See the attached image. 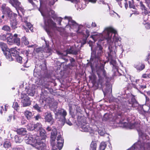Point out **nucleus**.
I'll return each mask as SVG.
<instances>
[{"label": "nucleus", "mask_w": 150, "mask_h": 150, "mask_svg": "<svg viewBox=\"0 0 150 150\" xmlns=\"http://www.w3.org/2000/svg\"><path fill=\"white\" fill-rule=\"evenodd\" d=\"M95 42L98 40V42L106 40L108 45V59L110 63L112 65L113 69L115 71H117L118 67L115 60L116 57V52L118 47L120 48L122 52L123 49L121 45V38L118 36L117 32L113 28L109 27L105 28L102 33H94L90 37Z\"/></svg>", "instance_id": "f257e3e1"}, {"label": "nucleus", "mask_w": 150, "mask_h": 150, "mask_svg": "<svg viewBox=\"0 0 150 150\" xmlns=\"http://www.w3.org/2000/svg\"><path fill=\"white\" fill-rule=\"evenodd\" d=\"M50 14L54 21L58 24L62 25L63 28H69L71 31L73 30L77 34L83 35L85 38L83 39L82 42L81 41V45H83L86 43V40L89 35V31L87 30H82L83 27V25H79L71 17L65 16L64 18H62L61 17H58L55 14L54 11L52 10L49 12V14Z\"/></svg>", "instance_id": "f03ea898"}, {"label": "nucleus", "mask_w": 150, "mask_h": 150, "mask_svg": "<svg viewBox=\"0 0 150 150\" xmlns=\"http://www.w3.org/2000/svg\"><path fill=\"white\" fill-rule=\"evenodd\" d=\"M89 45L91 47L92 51L90 59L91 67L92 69L96 68L98 76L100 74L105 76L106 72L104 69V64H103L104 62L101 59V57L103 53V47L100 45L97 44L94 51H93V47L90 44Z\"/></svg>", "instance_id": "7ed1b4c3"}, {"label": "nucleus", "mask_w": 150, "mask_h": 150, "mask_svg": "<svg viewBox=\"0 0 150 150\" xmlns=\"http://www.w3.org/2000/svg\"><path fill=\"white\" fill-rule=\"evenodd\" d=\"M39 10L44 17L45 24L44 28L48 35H52L53 32L55 30H57L61 35L64 37L67 36V34L64 29H61L60 28H57L56 26V24L50 19V17H46L40 9H39Z\"/></svg>", "instance_id": "20e7f679"}, {"label": "nucleus", "mask_w": 150, "mask_h": 150, "mask_svg": "<svg viewBox=\"0 0 150 150\" xmlns=\"http://www.w3.org/2000/svg\"><path fill=\"white\" fill-rule=\"evenodd\" d=\"M139 140L134 143L129 150H150V142L148 135L143 132H139Z\"/></svg>", "instance_id": "39448f33"}, {"label": "nucleus", "mask_w": 150, "mask_h": 150, "mask_svg": "<svg viewBox=\"0 0 150 150\" xmlns=\"http://www.w3.org/2000/svg\"><path fill=\"white\" fill-rule=\"evenodd\" d=\"M57 136V146L59 150L61 149L63 147L64 143V139L62 137L61 135L59 133H57V129L54 128L51 132V145L54 146L55 145L54 141L56 137Z\"/></svg>", "instance_id": "423d86ee"}, {"label": "nucleus", "mask_w": 150, "mask_h": 150, "mask_svg": "<svg viewBox=\"0 0 150 150\" xmlns=\"http://www.w3.org/2000/svg\"><path fill=\"white\" fill-rule=\"evenodd\" d=\"M119 122L123 125L124 127H128L130 129H136L138 133L139 132L142 131V126L140 124V121L139 120H137L134 123H130L129 124L127 122H124L123 121L120 120Z\"/></svg>", "instance_id": "0eeeda50"}, {"label": "nucleus", "mask_w": 150, "mask_h": 150, "mask_svg": "<svg viewBox=\"0 0 150 150\" xmlns=\"http://www.w3.org/2000/svg\"><path fill=\"white\" fill-rule=\"evenodd\" d=\"M130 100H129L126 105L122 104L121 105H119L118 106V107H119V109L121 110L124 112H127L131 108V107H133L134 104L137 103L136 100L134 97L132 96H130Z\"/></svg>", "instance_id": "6e6552de"}, {"label": "nucleus", "mask_w": 150, "mask_h": 150, "mask_svg": "<svg viewBox=\"0 0 150 150\" xmlns=\"http://www.w3.org/2000/svg\"><path fill=\"white\" fill-rule=\"evenodd\" d=\"M41 137H38L36 135L27 134L25 137L24 140L25 142L28 144H30L34 146L39 139L41 138Z\"/></svg>", "instance_id": "1a4fd4ad"}, {"label": "nucleus", "mask_w": 150, "mask_h": 150, "mask_svg": "<svg viewBox=\"0 0 150 150\" xmlns=\"http://www.w3.org/2000/svg\"><path fill=\"white\" fill-rule=\"evenodd\" d=\"M67 113L66 110L62 109H60L55 112L56 118L59 119V120L62 122V124L63 125H64L66 120L65 117Z\"/></svg>", "instance_id": "9d476101"}, {"label": "nucleus", "mask_w": 150, "mask_h": 150, "mask_svg": "<svg viewBox=\"0 0 150 150\" xmlns=\"http://www.w3.org/2000/svg\"><path fill=\"white\" fill-rule=\"evenodd\" d=\"M79 51V50L75 47H72L63 52L57 51H56V52L58 55L63 57L66 56L68 54H77Z\"/></svg>", "instance_id": "9b49d317"}, {"label": "nucleus", "mask_w": 150, "mask_h": 150, "mask_svg": "<svg viewBox=\"0 0 150 150\" xmlns=\"http://www.w3.org/2000/svg\"><path fill=\"white\" fill-rule=\"evenodd\" d=\"M1 8V10L3 13L6 14L9 18H12L17 16L16 14L13 13L10 8L6 6V4H2Z\"/></svg>", "instance_id": "f8f14e48"}, {"label": "nucleus", "mask_w": 150, "mask_h": 150, "mask_svg": "<svg viewBox=\"0 0 150 150\" xmlns=\"http://www.w3.org/2000/svg\"><path fill=\"white\" fill-rule=\"evenodd\" d=\"M20 98L22 99L21 103L23 107H27L30 105L31 101L26 94L23 93H21Z\"/></svg>", "instance_id": "ddd939ff"}, {"label": "nucleus", "mask_w": 150, "mask_h": 150, "mask_svg": "<svg viewBox=\"0 0 150 150\" xmlns=\"http://www.w3.org/2000/svg\"><path fill=\"white\" fill-rule=\"evenodd\" d=\"M39 139V140L35 145L34 147H35L38 150H47L46 149V145L44 143V139L41 138Z\"/></svg>", "instance_id": "4468645a"}, {"label": "nucleus", "mask_w": 150, "mask_h": 150, "mask_svg": "<svg viewBox=\"0 0 150 150\" xmlns=\"http://www.w3.org/2000/svg\"><path fill=\"white\" fill-rule=\"evenodd\" d=\"M16 47L12 48L8 50V51L10 52L9 54H7L6 56H5L6 58L9 61L13 60L14 59L13 57H15L17 55L19 54V52L17 51L15 49Z\"/></svg>", "instance_id": "2eb2a0df"}, {"label": "nucleus", "mask_w": 150, "mask_h": 150, "mask_svg": "<svg viewBox=\"0 0 150 150\" xmlns=\"http://www.w3.org/2000/svg\"><path fill=\"white\" fill-rule=\"evenodd\" d=\"M9 2L13 6L16 8L19 14L20 13V11L23 13V9L19 8L21 5V3L18 0H9Z\"/></svg>", "instance_id": "dca6fc26"}, {"label": "nucleus", "mask_w": 150, "mask_h": 150, "mask_svg": "<svg viewBox=\"0 0 150 150\" xmlns=\"http://www.w3.org/2000/svg\"><path fill=\"white\" fill-rule=\"evenodd\" d=\"M45 121L46 122L50 123L51 125L54 123V120L50 112H47L44 115Z\"/></svg>", "instance_id": "f3484780"}, {"label": "nucleus", "mask_w": 150, "mask_h": 150, "mask_svg": "<svg viewBox=\"0 0 150 150\" xmlns=\"http://www.w3.org/2000/svg\"><path fill=\"white\" fill-rule=\"evenodd\" d=\"M27 19V18H24V20H22L23 22H24L25 23V25L28 28H26L24 26H23V29L25 30L26 32H29V29L32 32H33V27L31 24L30 23L28 22L25 19Z\"/></svg>", "instance_id": "a211bd4d"}, {"label": "nucleus", "mask_w": 150, "mask_h": 150, "mask_svg": "<svg viewBox=\"0 0 150 150\" xmlns=\"http://www.w3.org/2000/svg\"><path fill=\"white\" fill-rule=\"evenodd\" d=\"M0 47L5 56H6L7 54H9L10 52L8 51L9 49L7 48V46L6 43L3 42H0Z\"/></svg>", "instance_id": "6ab92c4d"}, {"label": "nucleus", "mask_w": 150, "mask_h": 150, "mask_svg": "<svg viewBox=\"0 0 150 150\" xmlns=\"http://www.w3.org/2000/svg\"><path fill=\"white\" fill-rule=\"evenodd\" d=\"M132 84L135 88H137L141 83L142 81L139 79H136L134 78H131Z\"/></svg>", "instance_id": "aec40b11"}, {"label": "nucleus", "mask_w": 150, "mask_h": 150, "mask_svg": "<svg viewBox=\"0 0 150 150\" xmlns=\"http://www.w3.org/2000/svg\"><path fill=\"white\" fill-rule=\"evenodd\" d=\"M80 129L83 132H89L91 128L89 127L88 124L84 123L82 124Z\"/></svg>", "instance_id": "412c9836"}, {"label": "nucleus", "mask_w": 150, "mask_h": 150, "mask_svg": "<svg viewBox=\"0 0 150 150\" xmlns=\"http://www.w3.org/2000/svg\"><path fill=\"white\" fill-rule=\"evenodd\" d=\"M36 86L35 85H33L31 87H30L27 91V93L31 96H33L35 93V89Z\"/></svg>", "instance_id": "4be33fe9"}, {"label": "nucleus", "mask_w": 150, "mask_h": 150, "mask_svg": "<svg viewBox=\"0 0 150 150\" xmlns=\"http://www.w3.org/2000/svg\"><path fill=\"white\" fill-rule=\"evenodd\" d=\"M139 5L142 11L143 14L146 15L148 13L147 8L142 1H140L139 3Z\"/></svg>", "instance_id": "5701e85b"}, {"label": "nucleus", "mask_w": 150, "mask_h": 150, "mask_svg": "<svg viewBox=\"0 0 150 150\" xmlns=\"http://www.w3.org/2000/svg\"><path fill=\"white\" fill-rule=\"evenodd\" d=\"M15 17L11 18H10V24L11 27L13 29H15L17 28V21L15 18Z\"/></svg>", "instance_id": "b1692460"}, {"label": "nucleus", "mask_w": 150, "mask_h": 150, "mask_svg": "<svg viewBox=\"0 0 150 150\" xmlns=\"http://www.w3.org/2000/svg\"><path fill=\"white\" fill-rule=\"evenodd\" d=\"M18 35L15 34L13 35L14 43H15L18 46H19L21 44L20 39L18 37Z\"/></svg>", "instance_id": "393cba45"}, {"label": "nucleus", "mask_w": 150, "mask_h": 150, "mask_svg": "<svg viewBox=\"0 0 150 150\" xmlns=\"http://www.w3.org/2000/svg\"><path fill=\"white\" fill-rule=\"evenodd\" d=\"M134 67L137 70L141 71L144 68L145 66L144 64L142 63H139L138 64L134 65Z\"/></svg>", "instance_id": "a878e982"}, {"label": "nucleus", "mask_w": 150, "mask_h": 150, "mask_svg": "<svg viewBox=\"0 0 150 150\" xmlns=\"http://www.w3.org/2000/svg\"><path fill=\"white\" fill-rule=\"evenodd\" d=\"M24 114L26 118L28 120H30L33 116L32 113L28 110L24 111Z\"/></svg>", "instance_id": "bb28decb"}, {"label": "nucleus", "mask_w": 150, "mask_h": 150, "mask_svg": "<svg viewBox=\"0 0 150 150\" xmlns=\"http://www.w3.org/2000/svg\"><path fill=\"white\" fill-rule=\"evenodd\" d=\"M16 131L18 134L22 135H24L26 134V129L23 128L17 129Z\"/></svg>", "instance_id": "cd10ccee"}, {"label": "nucleus", "mask_w": 150, "mask_h": 150, "mask_svg": "<svg viewBox=\"0 0 150 150\" xmlns=\"http://www.w3.org/2000/svg\"><path fill=\"white\" fill-rule=\"evenodd\" d=\"M39 131L40 136H38L40 137L41 138L44 139V141H45V137L46 136L45 131L42 128Z\"/></svg>", "instance_id": "c85d7f7f"}, {"label": "nucleus", "mask_w": 150, "mask_h": 150, "mask_svg": "<svg viewBox=\"0 0 150 150\" xmlns=\"http://www.w3.org/2000/svg\"><path fill=\"white\" fill-rule=\"evenodd\" d=\"M98 133L100 136H103L106 134L105 129L103 127H98Z\"/></svg>", "instance_id": "c756f323"}, {"label": "nucleus", "mask_w": 150, "mask_h": 150, "mask_svg": "<svg viewBox=\"0 0 150 150\" xmlns=\"http://www.w3.org/2000/svg\"><path fill=\"white\" fill-rule=\"evenodd\" d=\"M10 36L7 38V40L8 43L10 45H11L14 43V39L13 36L12 34H10Z\"/></svg>", "instance_id": "7c9ffc66"}, {"label": "nucleus", "mask_w": 150, "mask_h": 150, "mask_svg": "<svg viewBox=\"0 0 150 150\" xmlns=\"http://www.w3.org/2000/svg\"><path fill=\"white\" fill-rule=\"evenodd\" d=\"M23 139L22 136H19L16 135L14 137V140L16 143H20L21 142Z\"/></svg>", "instance_id": "2f4dec72"}, {"label": "nucleus", "mask_w": 150, "mask_h": 150, "mask_svg": "<svg viewBox=\"0 0 150 150\" xmlns=\"http://www.w3.org/2000/svg\"><path fill=\"white\" fill-rule=\"evenodd\" d=\"M29 44V42L25 36L22 37L21 39V44L27 45Z\"/></svg>", "instance_id": "473e14b6"}, {"label": "nucleus", "mask_w": 150, "mask_h": 150, "mask_svg": "<svg viewBox=\"0 0 150 150\" xmlns=\"http://www.w3.org/2000/svg\"><path fill=\"white\" fill-rule=\"evenodd\" d=\"M97 144L95 142H92L90 145V150H96Z\"/></svg>", "instance_id": "72a5a7b5"}, {"label": "nucleus", "mask_w": 150, "mask_h": 150, "mask_svg": "<svg viewBox=\"0 0 150 150\" xmlns=\"http://www.w3.org/2000/svg\"><path fill=\"white\" fill-rule=\"evenodd\" d=\"M34 130L35 131H39L42 129V125L39 122L35 124H34Z\"/></svg>", "instance_id": "f704fd0d"}, {"label": "nucleus", "mask_w": 150, "mask_h": 150, "mask_svg": "<svg viewBox=\"0 0 150 150\" xmlns=\"http://www.w3.org/2000/svg\"><path fill=\"white\" fill-rule=\"evenodd\" d=\"M107 88L105 89H104L103 90V91L104 95H105L107 93L109 92H110V91H111V86L110 85L107 86Z\"/></svg>", "instance_id": "c9c22d12"}, {"label": "nucleus", "mask_w": 150, "mask_h": 150, "mask_svg": "<svg viewBox=\"0 0 150 150\" xmlns=\"http://www.w3.org/2000/svg\"><path fill=\"white\" fill-rule=\"evenodd\" d=\"M44 40L45 42L46 47L45 48L43 51L44 52L48 53L50 55V53H51V50L48 47V45L47 44V41H46L45 40Z\"/></svg>", "instance_id": "e433bc0d"}, {"label": "nucleus", "mask_w": 150, "mask_h": 150, "mask_svg": "<svg viewBox=\"0 0 150 150\" xmlns=\"http://www.w3.org/2000/svg\"><path fill=\"white\" fill-rule=\"evenodd\" d=\"M15 57L16 60L21 64L22 63L24 60V59L22 60V58L19 55V54L17 55Z\"/></svg>", "instance_id": "4c0bfd02"}, {"label": "nucleus", "mask_w": 150, "mask_h": 150, "mask_svg": "<svg viewBox=\"0 0 150 150\" xmlns=\"http://www.w3.org/2000/svg\"><path fill=\"white\" fill-rule=\"evenodd\" d=\"M34 125L31 123H29L28 124L27 126V129L30 131L34 130Z\"/></svg>", "instance_id": "58836bf2"}, {"label": "nucleus", "mask_w": 150, "mask_h": 150, "mask_svg": "<svg viewBox=\"0 0 150 150\" xmlns=\"http://www.w3.org/2000/svg\"><path fill=\"white\" fill-rule=\"evenodd\" d=\"M146 88V85H143L141 83L139 86L137 88L138 89L140 92L141 93L140 91L143 90L144 89Z\"/></svg>", "instance_id": "ea45409f"}, {"label": "nucleus", "mask_w": 150, "mask_h": 150, "mask_svg": "<svg viewBox=\"0 0 150 150\" xmlns=\"http://www.w3.org/2000/svg\"><path fill=\"white\" fill-rule=\"evenodd\" d=\"M106 146V142H101L99 147V150H104L105 149Z\"/></svg>", "instance_id": "a19ab883"}, {"label": "nucleus", "mask_w": 150, "mask_h": 150, "mask_svg": "<svg viewBox=\"0 0 150 150\" xmlns=\"http://www.w3.org/2000/svg\"><path fill=\"white\" fill-rule=\"evenodd\" d=\"M33 108L38 112H40L42 111V108L40 107L37 104H35L33 106Z\"/></svg>", "instance_id": "79ce46f5"}, {"label": "nucleus", "mask_w": 150, "mask_h": 150, "mask_svg": "<svg viewBox=\"0 0 150 150\" xmlns=\"http://www.w3.org/2000/svg\"><path fill=\"white\" fill-rule=\"evenodd\" d=\"M11 144L9 141H7L4 142V146L5 148H8L11 147Z\"/></svg>", "instance_id": "37998d69"}, {"label": "nucleus", "mask_w": 150, "mask_h": 150, "mask_svg": "<svg viewBox=\"0 0 150 150\" xmlns=\"http://www.w3.org/2000/svg\"><path fill=\"white\" fill-rule=\"evenodd\" d=\"M2 29L4 31L8 32L10 31L11 28L10 27L6 25H4L2 28Z\"/></svg>", "instance_id": "c03bdc74"}, {"label": "nucleus", "mask_w": 150, "mask_h": 150, "mask_svg": "<svg viewBox=\"0 0 150 150\" xmlns=\"http://www.w3.org/2000/svg\"><path fill=\"white\" fill-rule=\"evenodd\" d=\"M13 107L16 110H17L19 108V106L18 103L16 102L13 103Z\"/></svg>", "instance_id": "a18cd8bd"}, {"label": "nucleus", "mask_w": 150, "mask_h": 150, "mask_svg": "<svg viewBox=\"0 0 150 150\" xmlns=\"http://www.w3.org/2000/svg\"><path fill=\"white\" fill-rule=\"evenodd\" d=\"M110 14L111 16L114 17L116 16V15L119 16L118 14L115 12L113 11H110Z\"/></svg>", "instance_id": "49530a36"}, {"label": "nucleus", "mask_w": 150, "mask_h": 150, "mask_svg": "<svg viewBox=\"0 0 150 150\" xmlns=\"http://www.w3.org/2000/svg\"><path fill=\"white\" fill-rule=\"evenodd\" d=\"M0 39L3 40H5L6 39V35L5 34H1L0 35Z\"/></svg>", "instance_id": "de8ad7c7"}, {"label": "nucleus", "mask_w": 150, "mask_h": 150, "mask_svg": "<svg viewBox=\"0 0 150 150\" xmlns=\"http://www.w3.org/2000/svg\"><path fill=\"white\" fill-rule=\"evenodd\" d=\"M129 8H132L134 9L135 8V6L134 5L133 2H131L130 1H129Z\"/></svg>", "instance_id": "09e8293b"}, {"label": "nucleus", "mask_w": 150, "mask_h": 150, "mask_svg": "<svg viewBox=\"0 0 150 150\" xmlns=\"http://www.w3.org/2000/svg\"><path fill=\"white\" fill-rule=\"evenodd\" d=\"M145 1L147 6L150 8V0H145Z\"/></svg>", "instance_id": "8fccbe9b"}, {"label": "nucleus", "mask_w": 150, "mask_h": 150, "mask_svg": "<svg viewBox=\"0 0 150 150\" xmlns=\"http://www.w3.org/2000/svg\"><path fill=\"white\" fill-rule=\"evenodd\" d=\"M75 65V62L74 63H70L68 65V67L69 69H71L73 67H74Z\"/></svg>", "instance_id": "3c124183"}, {"label": "nucleus", "mask_w": 150, "mask_h": 150, "mask_svg": "<svg viewBox=\"0 0 150 150\" xmlns=\"http://www.w3.org/2000/svg\"><path fill=\"white\" fill-rule=\"evenodd\" d=\"M57 0H48L49 4L51 5H53L55 2Z\"/></svg>", "instance_id": "603ef678"}, {"label": "nucleus", "mask_w": 150, "mask_h": 150, "mask_svg": "<svg viewBox=\"0 0 150 150\" xmlns=\"http://www.w3.org/2000/svg\"><path fill=\"white\" fill-rule=\"evenodd\" d=\"M76 110L77 112V115H79V113L81 111V110L80 109V108L79 107H78V106H77V107L76 108Z\"/></svg>", "instance_id": "864d4df0"}, {"label": "nucleus", "mask_w": 150, "mask_h": 150, "mask_svg": "<svg viewBox=\"0 0 150 150\" xmlns=\"http://www.w3.org/2000/svg\"><path fill=\"white\" fill-rule=\"evenodd\" d=\"M86 2H91L92 3H96V0H84Z\"/></svg>", "instance_id": "5fc2aeb1"}, {"label": "nucleus", "mask_w": 150, "mask_h": 150, "mask_svg": "<svg viewBox=\"0 0 150 150\" xmlns=\"http://www.w3.org/2000/svg\"><path fill=\"white\" fill-rule=\"evenodd\" d=\"M34 118L36 120H38L41 118V117L39 114H38L36 116L34 117Z\"/></svg>", "instance_id": "6e6d98bb"}, {"label": "nucleus", "mask_w": 150, "mask_h": 150, "mask_svg": "<svg viewBox=\"0 0 150 150\" xmlns=\"http://www.w3.org/2000/svg\"><path fill=\"white\" fill-rule=\"evenodd\" d=\"M35 50L38 53H39L40 52H42V48L41 47L36 48Z\"/></svg>", "instance_id": "4d7b16f0"}, {"label": "nucleus", "mask_w": 150, "mask_h": 150, "mask_svg": "<svg viewBox=\"0 0 150 150\" xmlns=\"http://www.w3.org/2000/svg\"><path fill=\"white\" fill-rule=\"evenodd\" d=\"M66 122V123L69 126H71L72 125V123L69 120H67L65 122Z\"/></svg>", "instance_id": "13d9d810"}, {"label": "nucleus", "mask_w": 150, "mask_h": 150, "mask_svg": "<svg viewBox=\"0 0 150 150\" xmlns=\"http://www.w3.org/2000/svg\"><path fill=\"white\" fill-rule=\"evenodd\" d=\"M91 27L92 28H95L96 27V24L95 22H93L91 24Z\"/></svg>", "instance_id": "bf43d9fd"}, {"label": "nucleus", "mask_w": 150, "mask_h": 150, "mask_svg": "<svg viewBox=\"0 0 150 150\" xmlns=\"http://www.w3.org/2000/svg\"><path fill=\"white\" fill-rule=\"evenodd\" d=\"M142 77L144 78H149L148 76V74H143L142 75Z\"/></svg>", "instance_id": "052dcab7"}, {"label": "nucleus", "mask_w": 150, "mask_h": 150, "mask_svg": "<svg viewBox=\"0 0 150 150\" xmlns=\"http://www.w3.org/2000/svg\"><path fill=\"white\" fill-rule=\"evenodd\" d=\"M69 113L70 114H71V110H72V106L70 105V104H69Z\"/></svg>", "instance_id": "680f3d73"}, {"label": "nucleus", "mask_w": 150, "mask_h": 150, "mask_svg": "<svg viewBox=\"0 0 150 150\" xmlns=\"http://www.w3.org/2000/svg\"><path fill=\"white\" fill-rule=\"evenodd\" d=\"M28 1L33 6H34L35 5V4L33 2V1L32 0H28Z\"/></svg>", "instance_id": "e2e57ef3"}, {"label": "nucleus", "mask_w": 150, "mask_h": 150, "mask_svg": "<svg viewBox=\"0 0 150 150\" xmlns=\"http://www.w3.org/2000/svg\"><path fill=\"white\" fill-rule=\"evenodd\" d=\"M70 61L71 63H74L75 62V60L73 58H71L70 59Z\"/></svg>", "instance_id": "0e129e2a"}, {"label": "nucleus", "mask_w": 150, "mask_h": 150, "mask_svg": "<svg viewBox=\"0 0 150 150\" xmlns=\"http://www.w3.org/2000/svg\"><path fill=\"white\" fill-rule=\"evenodd\" d=\"M86 26L88 28H91V25L90 24H85Z\"/></svg>", "instance_id": "69168bd1"}, {"label": "nucleus", "mask_w": 150, "mask_h": 150, "mask_svg": "<svg viewBox=\"0 0 150 150\" xmlns=\"http://www.w3.org/2000/svg\"><path fill=\"white\" fill-rule=\"evenodd\" d=\"M12 117L11 116H9L8 118L7 119V121L8 122H10L11 121V120L12 119Z\"/></svg>", "instance_id": "338daca9"}, {"label": "nucleus", "mask_w": 150, "mask_h": 150, "mask_svg": "<svg viewBox=\"0 0 150 150\" xmlns=\"http://www.w3.org/2000/svg\"><path fill=\"white\" fill-rule=\"evenodd\" d=\"M26 121V120H22L21 123L22 125H24L25 124Z\"/></svg>", "instance_id": "774afa93"}]
</instances>
